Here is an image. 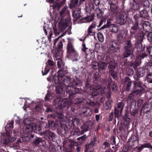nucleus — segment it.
I'll use <instances>...</instances> for the list:
<instances>
[{"label": "nucleus", "mask_w": 152, "mask_h": 152, "mask_svg": "<svg viewBox=\"0 0 152 152\" xmlns=\"http://www.w3.org/2000/svg\"><path fill=\"white\" fill-rule=\"evenodd\" d=\"M58 82L57 83L60 85L58 86V88L57 86L56 87V90L57 93H59L62 90V88L61 87V85L63 84L65 86L67 87L66 88V92L70 93L71 88H72L73 86L70 85V80L69 78L65 76L62 71L59 70L58 72Z\"/></svg>", "instance_id": "obj_1"}, {"label": "nucleus", "mask_w": 152, "mask_h": 152, "mask_svg": "<svg viewBox=\"0 0 152 152\" xmlns=\"http://www.w3.org/2000/svg\"><path fill=\"white\" fill-rule=\"evenodd\" d=\"M13 128V124L10 123L7 124L5 129L7 132L6 134V139H2L1 140V143L4 144H7L9 142H13L15 139L14 137H11L10 132H11Z\"/></svg>", "instance_id": "obj_2"}, {"label": "nucleus", "mask_w": 152, "mask_h": 152, "mask_svg": "<svg viewBox=\"0 0 152 152\" xmlns=\"http://www.w3.org/2000/svg\"><path fill=\"white\" fill-rule=\"evenodd\" d=\"M28 119H25L23 121V123L25 125L26 129L28 130V132L33 130L34 132L37 133H39L40 131L41 130V128L39 125H36L35 124L33 123H30L28 122L26 124V123L27 121H28Z\"/></svg>", "instance_id": "obj_3"}, {"label": "nucleus", "mask_w": 152, "mask_h": 152, "mask_svg": "<svg viewBox=\"0 0 152 152\" xmlns=\"http://www.w3.org/2000/svg\"><path fill=\"white\" fill-rule=\"evenodd\" d=\"M57 22L54 21L53 25L54 33L56 36L58 35L62 30L65 29L67 26L66 24L62 21L59 22L57 26Z\"/></svg>", "instance_id": "obj_4"}, {"label": "nucleus", "mask_w": 152, "mask_h": 152, "mask_svg": "<svg viewBox=\"0 0 152 152\" xmlns=\"http://www.w3.org/2000/svg\"><path fill=\"white\" fill-rule=\"evenodd\" d=\"M142 85V83L140 82H133V87L132 93L130 94L129 95V97L130 99H131L133 97V93L138 94L141 93L142 91V89L141 88Z\"/></svg>", "instance_id": "obj_5"}, {"label": "nucleus", "mask_w": 152, "mask_h": 152, "mask_svg": "<svg viewBox=\"0 0 152 152\" xmlns=\"http://www.w3.org/2000/svg\"><path fill=\"white\" fill-rule=\"evenodd\" d=\"M67 50L68 53H74L75 54V57L76 58V61H77L78 59V54L75 51L74 48L72 44V43L70 40H69L67 46Z\"/></svg>", "instance_id": "obj_6"}, {"label": "nucleus", "mask_w": 152, "mask_h": 152, "mask_svg": "<svg viewBox=\"0 0 152 152\" xmlns=\"http://www.w3.org/2000/svg\"><path fill=\"white\" fill-rule=\"evenodd\" d=\"M109 49L113 52H116L119 49L118 45L115 41L112 40L109 45Z\"/></svg>", "instance_id": "obj_7"}, {"label": "nucleus", "mask_w": 152, "mask_h": 152, "mask_svg": "<svg viewBox=\"0 0 152 152\" xmlns=\"http://www.w3.org/2000/svg\"><path fill=\"white\" fill-rule=\"evenodd\" d=\"M130 7L131 9L134 10H138L140 8L138 2L135 0H132V1L130 4Z\"/></svg>", "instance_id": "obj_8"}, {"label": "nucleus", "mask_w": 152, "mask_h": 152, "mask_svg": "<svg viewBox=\"0 0 152 152\" xmlns=\"http://www.w3.org/2000/svg\"><path fill=\"white\" fill-rule=\"evenodd\" d=\"M92 123L91 121H89L84 124L81 128L82 130L81 131L80 133L83 134L84 132L87 131L89 129V127L91 124Z\"/></svg>", "instance_id": "obj_9"}, {"label": "nucleus", "mask_w": 152, "mask_h": 152, "mask_svg": "<svg viewBox=\"0 0 152 152\" xmlns=\"http://www.w3.org/2000/svg\"><path fill=\"white\" fill-rule=\"evenodd\" d=\"M116 17V20L120 24H123L126 22V19L123 14L120 13L117 15Z\"/></svg>", "instance_id": "obj_10"}, {"label": "nucleus", "mask_w": 152, "mask_h": 152, "mask_svg": "<svg viewBox=\"0 0 152 152\" xmlns=\"http://www.w3.org/2000/svg\"><path fill=\"white\" fill-rule=\"evenodd\" d=\"M69 12L67 10V8L66 7H65L60 11V14L61 18L58 19L61 20L62 18L68 15H69Z\"/></svg>", "instance_id": "obj_11"}, {"label": "nucleus", "mask_w": 152, "mask_h": 152, "mask_svg": "<svg viewBox=\"0 0 152 152\" xmlns=\"http://www.w3.org/2000/svg\"><path fill=\"white\" fill-rule=\"evenodd\" d=\"M57 54L55 55L54 56V59L58 60L57 65L58 68L63 69L64 68V64L62 63V58L58 57H57Z\"/></svg>", "instance_id": "obj_12"}, {"label": "nucleus", "mask_w": 152, "mask_h": 152, "mask_svg": "<svg viewBox=\"0 0 152 152\" xmlns=\"http://www.w3.org/2000/svg\"><path fill=\"white\" fill-rule=\"evenodd\" d=\"M110 9L112 12L115 14L118 13L119 11L117 5L113 3L110 4Z\"/></svg>", "instance_id": "obj_13"}, {"label": "nucleus", "mask_w": 152, "mask_h": 152, "mask_svg": "<svg viewBox=\"0 0 152 152\" xmlns=\"http://www.w3.org/2000/svg\"><path fill=\"white\" fill-rule=\"evenodd\" d=\"M125 44L126 45L124 47L125 50L131 51L132 50V44L130 40H127Z\"/></svg>", "instance_id": "obj_14"}, {"label": "nucleus", "mask_w": 152, "mask_h": 152, "mask_svg": "<svg viewBox=\"0 0 152 152\" xmlns=\"http://www.w3.org/2000/svg\"><path fill=\"white\" fill-rule=\"evenodd\" d=\"M110 31L114 33H116L118 30V28L116 25L111 24L109 27Z\"/></svg>", "instance_id": "obj_15"}, {"label": "nucleus", "mask_w": 152, "mask_h": 152, "mask_svg": "<svg viewBox=\"0 0 152 152\" xmlns=\"http://www.w3.org/2000/svg\"><path fill=\"white\" fill-rule=\"evenodd\" d=\"M46 1L47 2L49 3L50 4L53 5L52 6L53 8H55L58 6V0H46Z\"/></svg>", "instance_id": "obj_16"}, {"label": "nucleus", "mask_w": 152, "mask_h": 152, "mask_svg": "<svg viewBox=\"0 0 152 152\" xmlns=\"http://www.w3.org/2000/svg\"><path fill=\"white\" fill-rule=\"evenodd\" d=\"M80 9L75 10L72 13L73 16L76 18H79L80 16Z\"/></svg>", "instance_id": "obj_17"}, {"label": "nucleus", "mask_w": 152, "mask_h": 152, "mask_svg": "<svg viewBox=\"0 0 152 152\" xmlns=\"http://www.w3.org/2000/svg\"><path fill=\"white\" fill-rule=\"evenodd\" d=\"M115 63L114 61L113 60L111 61L109 63V66L108 68L110 69V72H113L115 69Z\"/></svg>", "instance_id": "obj_18"}, {"label": "nucleus", "mask_w": 152, "mask_h": 152, "mask_svg": "<svg viewBox=\"0 0 152 152\" xmlns=\"http://www.w3.org/2000/svg\"><path fill=\"white\" fill-rule=\"evenodd\" d=\"M140 16L144 18H147L148 16V12L145 10H142L140 12Z\"/></svg>", "instance_id": "obj_19"}, {"label": "nucleus", "mask_w": 152, "mask_h": 152, "mask_svg": "<svg viewBox=\"0 0 152 152\" xmlns=\"http://www.w3.org/2000/svg\"><path fill=\"white\" fill-rule=\"evenodd\" d=\"M43 134L45 136H49V137L52 138L54 137L55 134L48 130H46L41 133V134Z\"/></svg>", "instance_id": "obj_20"}, {"label": "nucleus", "mask_w": 152, "mask_h": 152, "mask_svg": "<svg viewBox=\"0 0 152 152\" xmlns=\"http://www.w3.org/2000/svg\"><path fill=\"white\" fill-rule=\"evenodd\" d=\"M142 27L144 30L146 32L148 31V29L150 28V24L147 21H145L143 24Z\"/></svg>", "instance_id": "obj_21"}, {"label": "nucleus", "mask_w": 152, "mask_h": 152, "mask_svg": "<svg viewBox=\"0 0 152 152\" xmlns=\"http://www.w3.org/2000/svg\"><path fill=\"white\" fill-rule=\"evenodd\" d=\"M107 67V64L106 63H102V62H99L98 68L99 70L105 69Z\"/></svg>", "instance_id": "obj_22"}, {"label": "nucleus", "mask_w": 152, "mask_h": 152, "mask_svg": "<svg viewBox=\"0 0 152 152\" xmlns=\"http://www.w3.org/2000/svg\"><path fill=\"white\" fill-rule=\"evenodd\" d=\"M94 5L92 4H89L88 6H86V10L87 12H90L94 8Z\"/></svg>", "instance_id": "obj_23"}, {"label": "nucleus", "mask_w": 152, "mask_h": 152, "mask_svg": "<svg viewBox=\"0 0 152 152\" xmlns=\"http://www.w3.org/2000/svg\"><path fill=\"white\" fill-rule=\"evenodd\" d=\"M79 0H72L70 2V7H76L77 6V3Z\"/></svg>", "instance_id": "obj_24"}, {"label": "nucleus", "mask_w": 152, "mask_h": 152, "mask_svg": "<svg viewBox=\"0 0 152 152\" xmlns=\"http://www.w3.org/2000/svg\"><path fill=\"white\" fill-rule=\"evenodd\" d=\"M98 38L99 41L101 42H104V39L103 34L101 33H98L97 34Z\"/></svg>", "instance_id": "obj_25"}, {"label": "nucleus", "mask_w": 152, "mask_h": 152, "mask_svg": "<svg viewBox=\"0 0 152 152\" xmlns=\"http://www.w3.org/2000/svg\"><path fill=\"white\" fill-rule=\"evenodd\" d=\"M140 59H136L135 61V64H132L131 66L136 69L137 66H139L140 64Z\"/></svg>", "instance_id": "obj_26"}, {"label": "nucleus", "mask_w": 152, "mask_h": 152, "mask_svg": "<svg viewBox=\"0 0 152 152\" xmlns=\"http://www.w3.org/2000/svg\"><path fill=\"white\" fill-rule=\"evenodd\" d=\"M151 145L148 143H146L142 145L141 146L139 147L138 149L141 150L143 148H151Z\"/></svg>", "instance_id": "obj_27"}, {"label": "nucleus", "mask_w": 152, "mask_h": 152, "mask_svg": "<svg viewBox=\"0 0 152 152\" xmlns=\"http://www.w3.org/2000/svg\"><path fill=\"white\" fill-rule=\"evenodd\" d=\"M135 48L137 49L138 51L141 50V44L138 42H137L135 44Z\"/></svg>", "instance_id": "obj_28"}, {"label": "nucleus", "mask_w": 152, "mask_h": 152, "mask_svg": "<svg viewBox=\"0 0 152 152\" xmlns=\"http://www.w3.org/2000/svg\"><path fill=\"white\" fill-rule=\"evenodd\" d=\"M92 96H96L98 95L99 92V90L95 88L93 89L92 91H91Z\"/></svg>", "instance_id": "obj_29"}, {"label": "nucleus", "mask_w": 152, "mask_h": 152, "mask_svg": "<svg viewBox=\"0 0 152 152\" xmlns=\"http://www.w3.org/2000/svg\"><path fill=\"white\" fill-rule=\"evenodd\" d=\"M61 104L60 105V107L61 108H63L67 105H69L70 104L68 102V101L67 100H64L61 102Z\"/></svg>", "instance_id": "obj_30"}, {"label": "nucleus", "mask_w": 152, "mask_h": 152, "mask_svg": "<svg viewBox=\"0 0 152 152\" xmlns=\"http://www.w3.org/2000/svg\"><path fill=\"white\" fill-rule=\"evenodd\" d=\"M96 11L97 14V16L98 18H100L102 16V12L99 9H97L96 10Z\"/></svg>", "instance_id": "obj_31"}, {"label": "nucleus", "mask_w": 152, "mask_h": 152, "mask_svg": "<svg viewBox=\"0 0 152 152\" xmlns=\"http://www.w3.org/2000/svg\"><path fill=\"white\" fill-rule=\"evenodd\" d=\"M42 141V140L41 138H38L34 141L33 143L35 145H38Z\"/></svg>", "instance_id": "obj_32"}, {"label": "nucleus", "mask_w": 152, "mask_h": 152, "mask_svg": "<svg viewBox=\"0 0 152 152\" xmlns=\"http://www.w3.org/2000/svg\"><path fill=\"white\" fill-rule=\"evenodd\" d=\"M131 50H125L123 53V56L124 58L128 57L130 54Z\"/></svg>", "instance_id": "obj_33"}, {"label": "nucleus", "mask_w": 152, "mask_h": 152, "mask_svg": "<svg viewBox=\"0 0 152 152\" xmlns=\"http://www.w3.org/2000/svg\"><path fill=\"white\" fill-rule=\"evenodd\" d=\"M92 65L94 69H96L97 67H98L99 63H97L96 61H93L92 63Z\"/></svg>", "instance_id": "obj_34"}, {"label": "nucleus", "mask_w": 152, "mask_h": 152, "mask_svg": "<svg viewBox=\"0 0 152 152\" xmlns=\"http://www.w3.org/2000/svg\"><path fill=\"white\" fill-rule=\"evenodd\" d=\"M146 52L150 56H152V46L148 47L146 49Z\"/></svg>", "instance_id": "obj_35"}, {"label": "nucleus", "mask_w": 152, "mask_h": 152, "mask_svg": "<svg viewBox=\"0 0 152 152\" xmlns=\"http://www.w3.org/2000/svg\"><path fill=\"white\" fill-rule=\"evenodd\" d=\"M111 24H110V22L109 21H107L106 24L105 25H104L101 27L102 29H104L106 28H109V27Z\"/></svg>", "instance_id": "obj_36"}, {"label": "nucleus", "mask_w": 152, "mask_h": 152, "mask_svg": "<svg viewBox=\"0 0 152 152\" xmlns=\"http://www.w3.org/2000/svg\"><path fill=\"white\" fill-rule=\"evenodd\" d=\"M148 40L150 42H152V33L149 32L147 36Z\"/></svg>", "instance_id": "obj_37"}, {"label": "nucleus", "mask_w": 152, "mask_h": 152, "mask_svg": "<svg viewBox=\"0 0 152 152\" xmlns=\"http://www.w3.org/2000/svg\"><path fill=\"white\" fill-rule=\"evenodd\" d=\"M46 64L50 66H53L54 64V62L50 59H48L47 61L46 62Z\"/></svg>", "instance_id": "obj_38"}, {"label": "nucleus", "mask_w": 152, "mask_h": 152, "mask_svg": "<svg viewBox=\"0 0 152 152\" xmlns=\"http://www.w3.org/2000/svg\"><path fill=\"white\" fill-rule=\"evenodd\" d=\"M77 142H75L74 140H72L69 146L70 148H72L75 145H77Z\"/></svg>", "instance_id": "obj_39"}, {"label": "nucleus", "mask_w": 152, "mask_h": 152, "mask_svg": "<svg viewBox=\"0 0 152 152\" xmlns=\"http://www.w3.org/2000/svg\"><path fill=\"white\" fill-rule=\"evenodd\" d=\"M14 149L16 150L20 148L18 142L14 143L13 145Z\"/></svg>", "instance_id": "obj_40"}, {"label": "nucleus", "mask_w": 152, "mask_h": 152, "mask_svg": "<svg viewBox=\"0 0 152 152\" xmlns=\"http://www.w3.org/2000/svg\"><path fill=\"white\" fill-rule=\"evenodd\" d=\"M143 5L145 7H148L149 6V4L148 0H145L143 2Z\"/></svg>", "instance_id": "obj_41"}, {"label": "nucleus", "mask_w": 152, "mask_h": 152, "mask_svg": "<svg viewBox=\"0 0 152 152\" xmlns=\"http://www.w3.org/2000/svg\"><path fill=\"white\" fill-rule=\"evenodd\" d=\"M149 107V105L147 103L145 104H144L143 106L142 110L143 109V110L145 111L146 109H148Z\"/></svg>", "instance_id": "obj_42"}, {"label": "nucleus", "mask_w": 152, "mask_h": 152, "mask_svg": "<svg viewBox=\"0 0 152 152\" xmlns=\"http://www.w3.org/2000/svg\"><path fill=\"white\" fill-rule=\"evenodd\" d=\"M86 18L88 22H90L92 20L94 19L93 16H87Z\"/></svg>", "instance_id": "obj_43"}, {"label": "nucleus", "mask_w": 152, "mask_h": 152, "mask_svg": "<svg viewBox=\"0 0 152 152\" xmlns=\"http://www.w3.org/2000/svg\"><path fill=\"white\" fill-rule=\"evenodd\" d=\"M88 34L89 35H94L95 34V33L92 31V29H88Z\"/></svg>", "instance_id": "obj_44"}, {"label": "nucleus", "mask_w": 152, "mask_h": 152, "mask_svg": "<svg viewBox=\"0 0 152 152\" xmlns=\"http://www.w3.org/2000/svg\"><path fill=\"white\" fill-rule=\"evenodd\" d=\"M138 26V23L137 21H136V22L133 25L132 28L133 29L136 30L137 29Z\"/></svg>", "instance_id": "obj_45"}, {"label": "nucleus", "mask_w": 152, "mask_h": 152, "mask_svg": "<svg viewBox=\"0 0 152 152\" xmlns=\"http://www.w3.org/2000/svg\"><path fill=\"white\" fill-rule=\"evenodd\" d=\"M145 35V33L144 32H142L140 33V38H139V40H142L143 39Z\"/></svg>", "instance_id": "obj_46"}, {"label": "nucleus", "mask_w": 152, "mask_h": 152, "mask_svg": "<svg viewBox=\"0 0 152 152\" xmlns=\"http://www.w3.org/2000/svg\"><path fill=\"white\" fill-rule=\"evenodd\" d=\"M63 36V35H61V36H59V37H58L56 39H54V44H53V47H55L56 46V44L57 43L58 40L59 39V38L60 37H62Z\"/></svg>", "instance_id": "obj_47"}, {"label": "nucleus", "mask_w": 152, "mask_h": 152, "mask_svg": "<svg viewBox=\"0 0 152 152\" xmlns=\"http://www.w3.org/2000/svg\"><path fill=\"white\" fill-rule=\"evenodd\" d=\"M114 113L115 117H118L119 114V110L116 108H114Z\"/></svg>", "instance_id": "obj_48"}, {"label": "nucleus", "mask_w": 152, "mask_h": 152, "mask_svg": "<svg viewBox=\"0 0 152 152\" xmlns=\"http://www.w3.org/2000/svg\"><path fill=\"white\" fill-rule=\"evenodd\" d=\"M111 74V75L113 77L115 80H116L117 79V77L116 75V73L113 72H110Z\"/></svg>", "instance_id": "obj_49"}, {"label": "nucleus", "mask_w": 152, "mask_h": 152, "mask_svg": "<svg viewBox=\"0 0 152 152\" xmlns=\"http://www.w3.org/2000/svg\"><path fill=\"white\" fill-rule=\"evenodd\" d=\"M51 95L49 94H48L46 96L45 99L46 101H49L51 99Z\"/></svg>", "instance_id": "obj_50"}, {"label": "nucleus", "mask_w": 152, "mask_h": 152, "mask_svg": "<svg viewBox=\"0 0 152 152\" xmlns=\"http://www.w3.org/2000/svg\"><path fill=\"white\" fill-rule=\"evenodd\" d=\"M86 138V135H83V136L78 137L77 138V140H81L82 141H84Z\"/></svg>", "instance_id": "obj_51"}, {"label": "nucleus", "mask_w": 152, "mask_h": 152, "mask_svg": "<svg viewBox=\"0 0 152 152\" xmlns=\"http://www.w3.org/2000/svg\"><path fill=\"white\" fill-rule=\"evenodd\" d=\"M132 85V83L129 81V82L127 85V91H129L130 90V87Z\"/></svg>", "instance_id": "obj_52"}, {"label": "nucleus", "mask_w": 152, "mask_h": 152, "mask_svg": "<svg viewBox=\"0 0 152 152\" xmlns=\"http://www.w3.org/2000/svg\"><path fill=\"white\" fill-rule=\"evenodd\" d=\"M88 48L86 47V45L85 43H83L82 44V51L86 52V50Z\"/></svg>", "instance_id": "obj_53"}, {"label": "nucleus", "mask_w": 152, "mask_h": 152, "mask_svg": "<svg viewBox=\"0 0 152 152\" xmlns=\"http://www.w3.org/2000/svg\"><path fill=\"white\" fill-rule=\"evenodd\" d=\"M134 73V71L133 69H130L128 72V74L129 75H132Z\"/></svg>", "instance_id": "obj_54"}, {"label": "nucleus", "mask_w": 152, "mask_h": 152, "mask_svg": "<svg viewBox=\"0 0 152 152\" xmlns=\"http://www.w3.org/2000/svg\"><path fill=\"white\" fill-rule=\"evenodd\" d=\"M122 105V103L120 102L118 103L117 106L118 108V109L121 108L120 110H121V112H122V110H123V109L121 107V106Z\"/></svg>", "instance_id": "obj_55"}, {"label": "nucleus", "mask_w": 152, "mask_h": 152, "mask_svg": "<svg viewBox=\"0 0 152 152\" xmlns=\"http://www.w3.org/2000/svg\"><path fill=\"white\" fill-rule=\"evenodd\" d=\"M62 46H63L62 42L61 41L59 42V43L58 44V48L60 50H61V49L62 48Z\"/></svg>", "instance_id": "obj_56"}, {"label": "nucleus", "mask_w": 152, "mask_h": 152, "mask_svg": "<svg viewBox=\"0 0 152 152\" xmlns=\"http://www.w3.org/2000/svg\"><path fill=\"white\" fill-rule=\"evenodd\" d=\"M112 88L113 91L114 92H115L117 91V86L115 84L113 85Z\"/></svg>", "instance_id": "obj_57"}, {"label": "nucleus", "mask_w": 152, "mask_h": 152, "mask_svg": "<svg viewBox=\"0 0 152 152\" xmlns=\"http://www.w3.org/2000/svg\"><path fill=\"white\" fill-rule=\"evenodd\" d=\"M143 100L142 99H139L137 102V105L138 106H140L142 105Z\"/></svg>", "instance_id": "obj_58"}, {"label": "nucleus", "mask_w": 152, "mask_h": 152, "mask_svg": "<svg viewBox=\"0 0 152 152\" xmlns=\"http://www.w3.org/2000/svg\"><path fill=\"white\" fill-rule=\"evenodd\" d=\"M142 72V74H140V75H138V74L137 73V75L138 77H140L141 76H143L144 75L145 73V70L144 69H143Z\"/></svg>", "instance_id": "obj_59"}, {"label": "nucleus", "mask_w": 152, "mask_h": 152, "mask_svg": "<svg viewBox=\"0 0 152 152\" xmlns=\"http://www.w3.org/2000/svg\"><path fill=\"white\" fill-rule=\"evenodd\" d=\"M53 35V34L52 32H50L49 33V36L48 37V39L49 40L50 42H51V38L52 37V36Z\"/></svg>", "instance_id": "obj_60"}, {"label": "nucleus", "mask_w": 152, "mask_h": 152, "mask_svg": "<svg viewBox=\"0 0 152 152\" xmlns=\"http://www.w3.org/2000/svg\"><path fill=\"white\" fill-rule=\"evenodd\" d=\"M49 70L47 69L46 70H45L44 71H42V73L43 74V75H44L46 74L49 72Z\"/></svg>", "instance_id": "obj_61"}, {"label": "nucleus", "mask_w": 152, "mask_h": 152, "mask_svg": "<svg viewBox=\"0 0 152 152\" xmlns=\"http://www.w3.org/2000/svg\"><path fill=\"white\" fill-rule=\"evenodd\" d=\"M95 24L94 23H93L91 24L89 27L88 29H92L93 28H95Z\"/></svg>", "instance_id": "obj_62"}, {"label": "nucleus", "mask_w": 152, "mask_h": 152, "mask_svg": "<svg viewBox=\"0 0 152 152\" xmlns=\"http://www.w3.org/2000/svg\"><path fill=\"white\" fill-rule=\"evenodd\" d=\"M134 17L136 21H137L138 20L139 18L138 15H135L134 16Z\"/></svg>", "instance_id": "obj_63"}, {"label": "nucleus", "mask_w": 152, "mask_h": 152, "mask_svg": "<svg viewBox=\"0 0 152 152\" xmlns=\"http://www.w3.org/2000/svg\"><path fill=\"white\" fill-rule=\"evenodd\" d=\"M107 12L106 13V14L105 15V16H106L107 17L109 16L110 15V11L109 10H107Z\"/></svg>", "instance_id": "obj_64"}]
</instances>
